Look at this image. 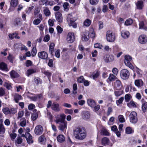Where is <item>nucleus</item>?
<instances>
[{
  "instance_id": "obj_8",
  "label": "nucleus",
  "mask_w": 147,
  "mask_h": 147,
  "mask_svg": "<svg viewBox=\"0 0 147 147\" xmlns=\"http://www.w3.org/2000/svg\"><path fill=\"white\" fill-rule=\"evenodd\" d=\"M43 131V127L40 125L36 126L34 129V132L35 134L39 135L41 134Z\"/></svg>"
},
{
  "instance_id": "obj_4",
  "label": "nucleus",
  "mask_w": 147,
  "mask_h": 147,
  "mask_svg": "<svg viewBox=\"0 0 147 147\" xmlns=\"http://www.w3.org/2000/svg\"><path fill=\"white\" fill-rule=\"evenodd\" d=\"M130 121L133 123H136L138 121L137 113L135 111L132 112L129 115Z\"/></svg>"
},
{
  "instance_id": "obj_43",
  "label": "nucleus",
  "mask_w": 147,
  "mask_h": 147,
  "mask_svg": "<svg viewBox=\"0 0 147 147\" xmlns=\"http://www.w3.org/2000/svg\"><path fill=\"white\" fill-rule=\"evenodd\" d=\"M118 119L119 122L121 123H123L125 121L123 116L122 115H119L118 117Z\"/></svg>"
},
{
  "instance_id": "obj_10",
  "label": "nucleus",
  "mask_w": 147,
  "mask_h": 147,
  "mask_svg": "<svg viewBox=\"0 0 147 147\" xmlns=\"http://www.w3.org/2000/svg\"><path fill=\"white\" fill-rule=\"evenodd\" d=\"M75 39L74 34L73 33L70 32L68 33L67 40L68 42L70 43L73 42Z\"/></svg>"
},
{
  "instance_id": "obj_28",
  "label": "nucleus",
  "mask_w": 147,
  "mask_h": 147,
  "mask_svg": "<svg viewBox=\"0 0 147 147\" xmlns=\"http://www.w3.org/2000/svg\"><path fill=\"white\" fill-rule=\"evenodd\" d=\"M10 74L11 77L12 78H15L19 76L18 74L16 71L13 70H12L10 72Z\"/></svg>"
},
{
  "instance_id": "obj_26",
  "label": "nucleus",
  "mask_w": 147,
  "mask_h": 147,
  "mask_svg": "<svg viewBox=\"0 0 147 147\" xmlns=\"http://www.w3.org/2000/svg\"><path fill=\"white\" fill-rule=\"evenodd\" d=\"M90 114L88 111H85L83 113V117L85 120H88L90 119Z\"/></svg>"
},
{
  "instance_id": "obj_61",
  "label": "nucleus",
  "mask_w": 147,
  "mask_h": 147,
  "mask_svg": "<svg viewBox=\"0 0 147 147\" xmlns=\"http://www.w3.org/2000/svg\"><path fill=\"white\" fill-rule=\"evenodd\" d=\"M9 37L10 39H12L14 38H16V33H13L12 34H9Z\"/></svg>"
},
{
  "instance_id": "obj_59",
  "label": "nucleus",
  "mask_w": 147,
  "mask_h": 147,
  "mask_svg": "<svg viewBox=\"0 0 147 147\" xmlns=\"http://www.w3.org/2000/svg\"><path fill=\"white\" fill-rule=\"evenodd\" d=\"M14 57L10 54H9L8 56L7 57L9 61L11 62H13V60L14 59Z\"/></svg>"
},
{
  "instance_id": "obj_53",
  "label": "nucleus",
  "mask_w": 147,
  "mask_h": 147,
  "mask_svg": "<svg viewBox=\"0 0 147 147\" xmlns=\"http://www.w3.org/2000/svg\"><path fill=\"white\" fill-rule=\"evenodd\" d=\"M17 112V110L16 108H11L9 109V114H14Z\"/></svg>"
},
{
  "instance_id": "obj_2",
  "label": "nucleus",
  "mask_w": 147,
  "mask_h": 147,
  "mask_svg": "<svg viewBox=\"0 0 147 147\" xmlns=\"http://www.w3.org/2000/svg\"><path fill=\"white\" fill-rule=\"evenodd\" d=\"M77 17H75L74 14H69L67 15V21L70 26H72L74 28L77 27V25L74 22L77 20Z\"/></svg>"
},
{
  "instance_id": "obj_41",
  "label": "nucleus",
  "mask_w": 147,
  "mask_h": 147,
  "mask_svg": "<svg viewBox=\"0 0 147 147\" xmlns=\"http://www.w3.org/2000/svg\"><path fill=\"white\" fill-rule=\"evenodd\" d=\"M147 109V102H144L142 103V111L145 112L146 111Z\"/></svg>"
},
{
  "instance_id": "obj_51",
  "label": "nucleus",
  "mask_w": 147,
  "mask_h": 147,
  "mask_svg": "<svg viewBox=\"0 0 147 147\" xmlns=\"http://www.w3.org/2000/svg\"><path fill=\"white\" fill-rule=\"evenodd\" d=\"M21 122L20 123V124L22 127L25 126L26 125V119L24 118H22L21 120Z\"/></svg>"
},
{
  "instance_id": "obj_34",
  "label": "nucleus",
  "mask_w": 147,
  "mask_h": 147,
  "mask_svg": "<svg viewBox=\"0 0 147 147\" xmlns=\"http://www.w3.org/2000/svg\"><path fill=\"white\" fill-rule=\"evenodd\" d=\"M115 86L117 89H119L121 86V82L119 80H117L115 83Z\"/></svg>"
},
{
  "instance_id": "obj_48",
  "label": "nucleus",
  "mask_w": 147,
  "mask_h": 147,
  "mask_svg": "<svg viewBox=\"0 0 147 147\" xmlns=\"http://www.w3.org/2000/svg\"><path fill=\"white\" fill-rule=\"evenodd\" d=\"M5 132V129L3 125L2 124H0V134H3Z\"/></svg>"
},
{
  "instance_id": "obj_30",
  "label": "nucleus",
  "mask_w": 147,
  "mask_h": 147,
  "mask_svg": "<svg viewBox=\"0 0 147 147\" xmlns=\"http://www.w3.org/2000/svg\"><path fill=\"white\" fill-rule=\"evenodd\" d=\"M14 99L16 103H18L19 100L22 99V96L20 95L16 94L14 96Z\"/></svg>"
},
{
  "instance_id": "obj_27",
  "label": "nucleus",
  "mask_w": 147,
  "mask_h": 147,
  "mask_svg": "<svg viewBox=\"0 0 147 147\" xmlns=\"http://www.w3.org/2000/svg\"><path fill=\"white\" fill-rule=\"evenodd\" d=\"M100 134L105 136H109V133L105 128H102L101 130Z\"/></svg>"
},
{
  "instance_id": "obj_52",
  "label": "nucleus",
  "mask_w": 147,
  "mask_h": 147,
  "mask_svg": "<svg viewBox=\"0 0 147 147\" xmlns=\"http://www.w3.org/2000/svg\"><path fill=\"white\" fill-rule=\"evenodd\" d=\"M3 111L5 114H9V109L7 107L3 108Z\"/></svg>"
},
{
  "instance_id": "obj_15",
  "label": "nucleus",
  "mask_w": 147,
  "mask_h": 147,
  "mask_svg": "<svg viewBox=\"0 0 147 147\" xmlns=\"http://www.w3.org/2000/svg\"><path fill=\"white\" fill-rule=\"evenodd\" d=\"M67 122L66 121L60 123L59 126V129L63 131L67 128Z\"/></svg>"
},
{
  "instance_id": "obj_46",
  "label": "nucleus",
  "mask_w": 147,
  "mask_h": 147,
  "mask_svg": "<svg viewBox=\"0 0 147 147\" xmlns=\"http://www.w3.org/2000/svg\"><path fill=\"white\" fill-rule=\"evenodd\" d=\"M131 98V95L129 94H126L125 96V100L126 102H129Z\"/></svg>"
},
{
  "instance_id": "obj_56",
  "label": "nucleus",
  "mask_w": 147,
  "mask_h": 147,
  "mask_svg": "<svg viewBox=\"0 0 147 147\" xmlns=\"http://www.w3.org/2000/svg\"><path fill=\"white\" fill-rule=\"evenodd\" d=\"M41 21V20L37 18L34 20L33 23L34 25H37L40 23Z\"/></svg>"
},
{
  "instance_id": "obj_11",
  "label": "nucleus",
  "mask_w": 147,
  "mask_h": 147,
  "mask_svg": "<svg viewBox=\"0 0 147 147\" xmlns=\"http://www.w3.org/2000/svg\"><path fill=\"white\" fill-rule=\"evenodd\" d=\"M51 108L52 110L56 112L59 111L61 110L60 107L58 104L54 102L51 105Z\"/></svg>"
},
{
  "instance_id": "obj_57",
  "label": "nucleus",
  "mask_w": 147,
  "mask_h": 147,
  "mask_svg": "<svg viewBox=\"0 0 147 147\" xmlns=\"http://www.w3.org/2000/svg\"><path fill=\"white\" fill-rule=\"evenodd\" d=\"M23 141L22 139L20 137H18L17 138L16 143L18 144H21Z\"/></svg>"
},
{
  "instance_id": "obj_6",
  "label": "nucleus",
  "mask_w": 147,
  "mask_h": 147,
  "mask_svg": "<svg viewBox=\"0 0 147 147\" xmlns=\"http://www.w3.org/2000/svg\"><path fill=\"white\" fill-rule=\"evenodd\" d=\"M106 36L107 40L109 42H113L115 40V35L111 31H108L107 32Z\"/></svg>"
},
{
  "instance_id": "obj_39",
  "label": "nucleus",
  "mask_w": 147,
  "mask_h": 147,
  "mask_svg": "<svg viewBox=\"0 0 147 147\" xmlns=\"http://www.w3.org/2000/svg\"><path fill=\"white\" fill-rule=\"evenodd\" d=\"M99 74L100 73L99 71H95L94 72L92 75V77L93 79H95L98 78V77L99 75Z\"/></svg>"
},
{
  "instance_id": "obj_20",
  "label": "nucleus",
  "mask_w": 147,
  "mask_h": 147,
  "mask_svg": "<svg viewBox=\"0 0 147 147\" xmlns=\"http://www.w3.org/2000/svg\"><path fill=\"white\" fill-rule=\"evenodd\" d=\"M121 35L123 38H127L129 37L130 35V33L128 31L123 30L121 32Z\"/></svg>"
},
{
  "instance_id": "obj_17",
  "label": "nucleus",
  "mask_w": 147,
  "mask_h": 147,
  "mask_svg": "<svg viewBox=\"0 0 147 147\" xmlns=\"http://www.w3.org/2000/svg\"><path fill=\"white\" fill-rule=\"evenodd\" d=\"M109 142L110 140L107 137H105L102 139V144L104 146L109 145Z\"/></svg>"
},
{
  "instance_id": "obj_32",
  "label": "nucleus",
  "mask_w": 147,
  "mask_h": 147,
  "mask_svg": "<svg viewBox=\"0 0 147 147\" xmlns=\"http://www.w3.org/2000/svg\"><path fill=\"white\" fill-rule=\"evenodd\" d=\"M137 8L140 9L143 7V2L141 1H138L136 4Z\"/></svg>"
},
{
  "instance_id": "obj_60",
  "label": "nucleus",
  "mask_w": 147,
  "mask_h": 147,
  "mask_svg": "<svg viewBox=\"0 0 147 147\" xmlns=\"http://www.w3.org/2000/svg\"><path fill=\"white\" fill-rule=\"evenodd\" d=\"M84 80L83 77V76H81L78 78L77 81L79 83H82L83 82Z\"/></svg>"
},
{
  "instance_id": "obj_36",
  "label": "nucleus",
  "mask_w": 147,
  "mask_h": 147,
  "mask_svg": "<svg viewBox=\"0 0 147 147\" xmlns=\"http://www.w3.org/2000/svg\"><path fill=\"white\" fill-rule=\"evenodd\" d=\"M34 81L35 84L37 85L41 84L42 83V80L38 77L35 78Z\"/></svg>"
},
{
  "instance_id": "obj_49",
  "label": "nucleus",
  "mask_w": 147,
  "mask_h": 147,
  "mask_svg": "<svg viewBox=\"0 0 147 147\" xmlns=\"http://www.w3.org/2000/svg\"><path fill=\"white\" fill-rule=\"evenodd\" d=\"M123 92L122 90L115 91L114 92L115 94L117 97H118L121 96L123 94Z\"/></svg>"
},
{
  "instance_id": "obj_47",
  "label": "nucleus",
  "mask_w": 147,
  "mask_h": 147,
  "mask_svg": "<svg viewBox=\"0 0 147 147\" xmlns=\"http://www.w3.org/2000/svg\"><path fill=\"white\" fill-rule=\"evenodd\" d=\"M48 0H40L39 2V4L40 5H45L47 6L48 5Z\"/></svg>"
},
{
  "instance_id": "obj_7",
  "label": "nucleus",
  "mask_w": 147,
  "mask_h": 147,
  "mask_svg": "<svg viewBox=\"0 0 147 147\" xmlns=\"http://www.w3.org/2000/svg\"><path fill=\"white\" fill-rule=\"evenodd\" d=\"M65 116L64 114L58 115L55 117L56 120L55 121L57 124L64 122Z\"/></svg>"
},
{
  "instance_id": "obj_21",
  "label": "nucleus",
  "mask_w": 147,
  "mask_h": 147,
  "mask_svg": "<svg viewBox=\"0 0 147 147\" xmlns=\"http://www.w3.org/2000/svg\"><path fill=\"white\" fill-rule=\"evenodd\" d=\"M0 69L5 71H8V70L7 64L4 62L0 63Z\"/></svg>"
},
{
  "instance_id": "obj_44",
  "label": "nucleus",
  "mask_w": 147,
  "mask_h": 147,
  "mask_svg": "<svg viewBox=\"0 0 147 147\" xmlns=\"http://www.w3.org/2000/svg\"><path fill=\"white\" fill-rule=\"evenodd\" d=\"M46 140L45 138L43 136H41L38 138L39 141L42 143H44Z\"/></svg>"
},
{
  "instance_id": "obj_50",
  "label": "nucleus",
  "mask_w": 147,
  "mask_h": 147,
  "mask_svg": "<svg viewBox=\"0 0 147 147\" xmlns=\"http://www.w3.org/2000/svg\"><path fill=\"white\" fill-rule=\"evenodd\" d=\"M73 93L74 94H76L77 93L76 90L77 89V86L76 84H74L73 85Z\"/></svg>"
},
{
  "instance_id": "obj_45",
  "label": "nucleus",
  "mask_w": 147,
  "mask_h": 147,
  "mask_svg": "<svg viewBox=\"0 0 147 147\" xmlns=\"http://www.w3.org/2000/svg\"><path fill=\"white\" fill-rule=\"evenodd\" d=\"M116 77L114 75L111 74H110L108 78V79L110 81H114L115 80Z\"/></svg>"
},
{
  "instance_id": "obj_13",
  "label": "nucleus",
  "mask_w": 147,
  "mask_h": 147,
  "mask_svg": "<svg viewBox=\"0 0 147 147\" xmlns=\"http://www.w3.org/2000/svg\"><path fill=\"white\" fill-rule=\"evenodd\" d=\"M55 18L56 20L59 23H62L63 21V18L62 14L59 12L55 13Z\"/></svg>"
},
{
  "instance_id": "obj_24",
  "label": "nucleus",
  "mask_w": 147,
  "mask_h": 147,
  "mask_svg": "<svg viewBox=\"0 0 147 147\" xmlns=\"http://www.w3.org/2000/svg\"><path fill=\"white\" fill-rule=\"evenodd\" d=\"M42 97V96L41 94H38L33 96L29 97V98L31 100L35 101L37 100L38 98L40 99Z\"/></svg>"
},
{
  "instance_id": "obj_64",
  "label": "nucleus",
  "mask_w": 147,
  "mask_h": 147,
  "mask_svg": "<svg viewBox=\"0 0 147 147\" xmlns=\"http://www.w3.org/2000/svg\"><path fill=\"white\" fill-rule=\"evenodd\" d=\"M69 56L67 54L63 55L62 57V59L63 60L66 61L69 59Z\"/></svg>"
},
{
  "instance_id": "obj_38",
  "label": "nucleus",
  "mask_w": 147,
  "mask_h": 147,
  "mask_svg": "<svg viewBox=\"0 0 147 147\" xmlns=\"http://www.w3.org/2000/svg\"><path fill=\"white\" fill-rule=\"evenodd\" d=\"M139 29H143L145 30H147V27L146 26L143 22H141L139 23Z\"/></svg>"
},
{
  "instance_id": "obj_62",
  "label": "nucleus",
  "mask_w": 147,
  "mask_h": 147,
  "mask_svg": "<svg viewBox=\"0 0 147 147\" xmlns=\"http://www.w3.org/2000/svg\"><path fill=\"white\" fill-rule=\"evenodd\" d=\"M5 94L4 90L2 88H0V96H2Z\"/></svg>"
},
{
  "instance_id": "obj_22",
  "label": "nucleus",
  "mask_w": 147,
  "mask_h": 147,
  "mask_svg": "<svg viewBox=\"0 0 147 147\" xmlns=\"http://www.w3.org/2000/svg\"><path fill=\"white\" fill-rule=\"evenodd\" d=\"M135 85L138 87H140L143 85V82L141 79L136 80L134 82Z\"/></svg>"
},
{
  "instance_id": "obj_37",
  "label": "nucleus",
  "mask_w": 147,
  "mask_h": 147,
  "mask_svg": "<svg viewBox=\"0 0 147 147\" xmlns=\"http://www.w3.org/2000/svg\"><path fill=\"white\" fill-rule=\"evenodd\" d=\"M135 69L136 72L138 75V76H141L142 74V71L137 67H136Z\"/></svg>"
},
{
  "instance_id": "obj_33",
  "label": "nucleus",
  "mask_w": 147,
  "mask_h": 147,
  "mask_svg": "<svg viewBox=\"0 0 147 147\" xmlns=\"http://www.w3.org/2000/svg\"><path fill=\"white\" fill-rule=\"evenodd\" d=\"M134 132V130L130 127H126L125 129V132L127 134H132Z\"/></svg>"
},
{
  "instance_id": "obj_42",
  "label": "nucleus",
  "mask_w": 147,
  "mask_h": 147,
  "mask_svg": "<svg viewBox=\"0 0 147 147\" xmlns=\"http://www.w3.org/2000/svg\"><path fill=\"white\" fill-rule=\"evenodd\" d=\"M133 23V20L131 19L127 20L125 22V25L126 26H129L131 25Z\"/></svg>"
},
{
  "instance_id": "obj_25",
  "label": "nucleus",
  "mask_w": 147,
  "mask_h": 147,
  "mask_svg": "<svg viewBox=\"0 0 147 147\" xmlns=\"http://www.w3.org/2000/svg\"><path fill=\"white\" fill-rule=\"evenodd\" d=\"M65 137L63 135H59L57 137V141L60 143L63 142L65 141Z\"/></svg>"
},
{
  "instance_id": "obj_54",
  "label": "nucleus",
  "mask_w": 147,
  "mask_h": 147,
  "mask_svg": "<svg viewBox=\"0 0 147 147\" xmlns=\"http://www.w3.org/2000/svg\"><path fill=\"white\" fill-rule=\"evenodd\" d=\"M40 8L38 7L35 8V10L34 11V15L36 16L40 12Z\"/></svg>"
},
{
  "instance_id": "obj_5",
  "label": "nucleus",
  "mask_w": 147,
  "mask_h": 147,
  "mask_svg": "<svg viewBox=\"0 0 147 147\" xmlns=\"http://www.w3.org/2000/svg\"><path fill=\"white\" fill-rule=\"evenodd\" d=\"M120 75L122 79L126 80L129 78V72L127 69H122L120 71Z\"/></svg>"
},
{
  "instance_id": "obj_3",
  "label": "nucleus",
  "mask_w": 147,
  "mask_h": 147,
  "mask_svg": "<svg viewBox=\"0 0 147 147\" xmlns=\"http://www.w3.org/2000/svg\"><path fill=\"white\" fill-rule=\"evenodd\" d=\"M132 60V58L129 55H126L125 56L124 63L125 65L131 69L134 68V66L130 62Z\"/></svg>"
},
{
  "instance_id": "obj_40",
  "label": "nucleus",
  "mask_w": 147,
  "mask_h": 147,
  "mask_svg": "<svg viewBox=\"0 0 147 147\" xmlns=\"http://www.w3.org/2000/svg\"><path fill=\"white\" fill-rule=\"evenodd\" d=\"M91 23V21L89 19H86L84 22V25L86 26H89Z\"/></svg>"
},
{
  "instance_id": "obj_16",
  "label": "nucleus",
  "mask_w": 147,
  "mask_h": 147,
  "mask_svg": "<svg viewBox=\"0 0 147 147\" xmlns=\"http://www.w3.org/2000/svg\"><path fill=\"white\" fill-rule=\"evenodd\" d=\"M26 138L28 143H33V141L32 140V137L30 134L28 133H26Z\"/></svg>"
},
{
  "instance_id": "obj_58",
  "label": "nucleus",
  "mask_w": 147,
  "mask_h": 147,
  "mask_svg": "<svg viewBox=\"0 0 147 147\" xmlns=\"http://www.w3.org/2000/svg\"><path fill=\"white\" fill-rule=\"evenodd\" d=\"M123 100V97H121L118 100L116 101L117 105H118L119 104L122 103Z\"/></svg>"
},
{
  "instance_id": "obj_35",
  "label": "nucleus",
  "mask_w": 147,
  "mask_h": 147,
  "mask_svg": "<svg viewBox=\"0 0 147 147\" xmlns=\"http://www.w3.org/2000/svg\"><path fill=\"white\" fill-rule=\"evenodd\" d=\"M18 3V0H11L10 5L13 7H15L17 5Z\"/></svg>"
},
{
  "instance_id": "obj_19",
  "label": "nucleus",
  "mask_w": 147,
  "mask_h": 147,
  "mask_svg": "<svg viewBox=\"0 0 147 147\" xmlns=\"http://www.w3.org/2000/svg\"><path fill=\"white\" fill-rule=\"evenodd\" d=\"M114 57L112 55H107L105 59V61L107 63L113 61L114 60Z\"/></svg>"
},
{
  "instance_id": "obj_63",
  "label": "nucleus",
  "mask_w": 147,
  "mask_h": 147,
  "mask_svg": "<svg viewBox=\"0 0 147 147\" xmlns=\"http://www.w3.org/2000/svg\"><path fill=\"white\" fill-rule=\"evenodd\" d=\"M55 20L49 19L48 21V23L50 26H52L54 25Z\"/></svg>"
},
{
  "instance_id": "obj_31",
  "label": "nucleus",
  "mask_w": 147,
  "mask_h": 147,
  "mask_svg": "<svg viewBox=\"0 0 147 147\" xmlns=\"http://www.w3.org/2000/svg\"><path fill=\"white\" fill-rule=\"evenodd\" d=\"M36 70L34 69H30L27 70L26 72L27 75L29 76L30 75L36 73Z\"/></svg>"
},
{
  "instance_id": "obj_55",
  "label": "nucleus",
  "mask_w": 147,
  "mask_h": 147,
  "mask_svg": "<svg viewBox=\"0 0 147 147\" xmlns=\"http://www.w3.org/2000/svg\"><path fill=\"white\" fill-rule=\"evenodd\" d=\"M4 86L8 90L12 88L11 84L8 82H5L4 84Z\"/></svg>"
},
{
  "instance_id": "obj_23",
  "label": "nucleus",
  "mask_w": 147,
  "mask_h": 147,
  "mask_svg": "<svg viewBox=\"0 0 147 147\" xmlns=\"http://www.w3.org/2000/svg\"><path fill=\"white\" fill-rule=\"evenodd\" d=\"M87 103L88 105L92 108L94 107L96 105L95 101L91 99H89L88 100Z\"/></svg>"
},
{
  "instance_id": "obj_9",
  "label": "nucleus",
  "mask_w": 147,
  "mask_h": 147,
  "mask_svg": "<svg viewBox=\"0 0 147 147\" xmlns=\"http://www.w3.org/2000/svg\"><path fill=\"white\" fill-rule=\"evenodd\" d=\"M38 55L39 58L43 59H46L48 57L47 53L45 51L39 52Z\"/></svg>"
},
{
  "instance_id": "obj_18",
  "label": "nucleus",
  "mask_w": 147,
  "mask_h": 147,
  "mask_svg": "<svg viewBox=\"0 0 147 147\" xmlns=\"http://www.w3.org/2000/svg\"><path fill=\"white\" fill-rule=\"evenodd\" d=\"M43 12L46 16H49L51 15V12L48 7H43Z\"/></svg>"
},
{
  "instance_id": "obj_12",
  "label": "nucleus",
  "mask_w": 147,
  "mask_h": 147,
  "mask_svg": "<svg viewBox=\"0 0 147 147\" xmlns=\"http://www.w3.org/2000/svg\"><path fill=\"white\" fill-rule=\"evenodd\" d=\"M138 41L141 44H145L147 41V37L146 36L144 35H141L139 37Z\"/></svg>"
},
{
  "instance_id": "obj_14",
  "label": "nucleus",
  "mask_w": 147,
  "mask_h": 147,
  "mask_svg": "<svg viewBox=\"0 0 147 147\" xmlns=\"http://www.w3.org/2000/svg\"><path fill=\"white\" fill-rule=\"evenodd\" d=\"M89 33L88 31H86L82 35V39L83 41H87L89 38Z\"/></svg>"
},
{
  "instance_id": "obj_1",
  "label": "nucleus",
  "mask_w": 147,
  "mask_h": 147,
  "mask_svg": "<svg viewBox=\"0 0 147 147\" xmlns=\"http://www.w3.org/2000/svg\"><path fill=\"white\" fill-rule=\"evenodd\" d=\"M73 132L75 138L78 140H83L86 136V131L85 128L83 127L76 128L74 130Z\"/></svg>"
},
{
  "instance_id": "obj_29",
  "label": "nucleus",
  "mask_w": 147,
  "mask_h": 147,
  "mask_svg": "<svg viewBox=\"0 0 147 147\" xmlns=\"http://www.w3.org/2000/svg\"><path fill=\"white\" fill-rule=\"evenodd\" d=\"M13 24L15 26L20 25L21 24V20L20 18H16L13 22Z\"/></svg>"
}]
</instances>
